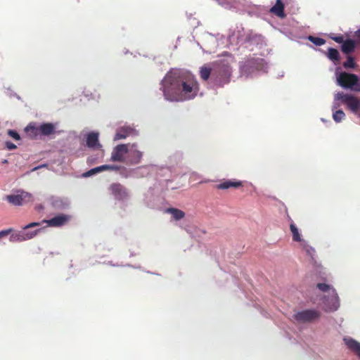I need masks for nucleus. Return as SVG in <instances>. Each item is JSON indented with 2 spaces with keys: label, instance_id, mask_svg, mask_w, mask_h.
<instances>
[{
  "label": "nucleus",
  "instance_id": "f257e3e1",
  "mask_svg": "<svg viewBox=\"0 0 360 360\" xmlns=\"http://www.w3.org/2000/svg\"><path fill=\"white\" fill-rule=\"evenodd\" d=\"M161 84L164 96L169 101L192 99L199 90V84L194 75L178 70L167 72Z\"/></svg>",
  "mask_w": 360,
  "mask_h": 360
},
{
  "label": "nucleus",
  "instance_id": "f03ea898",
  "mask_svg": "<svg viewBox=\"0 0 360 360\" xmlns=\"http://www.w3.org/2000/svg\"><path fill=\"white\" fill-rule=\"evenodd\" d=\"M231 68L228 63L220 62L212 68V82L217 86L222 87L229 83L231 76Z\"/></svg>",
  "mask_w": 360,
  "mask_h": 360
},
{
  "label": "nucleus",
  "instance_id": "7ed1b4c3",
  "mask_svg": "<svg viewBox=\"0 0 360 360\" xmlns=\"http://www.w3.org/2000/svg\"><path fill=\"white\" fill-rule=\"evenodd\" d=\"M288 220L290 222V229L292 235V240L296 242H300L301 245L302 246L303 250L305 252L306 256L308 257L309 260L311 262L314 261V248L309 245L307 242L305 240H302L301 238V235L300 234L299 230L293 222L292 218L287 213Z\"/></svg>",
  "mask_w": 360,
  "mask_h": 360
},
{
  "label": "nucleus",
  "instance_id": "20e7f679",
  "mask_svg": "<svg viewBox=\"0 0 360 360\" xmlns=\"http://www.w3.org/2000/svg\"><path fill=\"white\" fill-rule=\"evenodd\" d=\"M335 100L341 101L342 103L347 105L352 112L356 113L360 109V101L359 98L352 94L338 92L335 96Z\"/></svg>",
  "mask_w": 360,
  "mask_h": 360
},
{
  "label": "nucleus",
  "instance_id": "39448f33",
  "mask_svg": "<svg viewBox=\"0 0 360 360\" xmlns=\"http://www.w3.org/2000/svg\"><path fill=\"white\" fill-rule=\"evenodd\" d=\"M320 304L326 311H336L340 307V300L336 290H332L330 295H324Z\"/></svg>",
  "mask_w": 360,
  "mask_h": 360
},
{
  "label": "nucleus",
  "instance_id": "423d86ee",
  "mask_svg": "<svg viewBox=\"0 0 360 360\" xmlns=\"http://www.w3.org/2000/svg\"><path fill=\"white\" fill-rule=\"evenodd\" d=\"M359 80V77L357 75L348 73V72H341L337 77V82L338 85L345 88V89H350L352 90L355 84L357 83Z\"/></svg>",
  "mask_w": 360,
  "mask_h": 360
},
{
  "label": "nucleus",
  "instance_id": "0eeeda50",
  "mask_svg": "<svg viewBox=\"0 0 360 360\" xmlns=\"http://www.w3.org/2000/svg\"><path fill=\"white\" fill-rule=\"evenodd\" d=\"M7 201L13 205H22L33 201L32 195L27 192H21L18 195H8L6 197Z\"/></svg>",
  "mask_w": 360,
  "mask_h": 360
},
{
  "label": "nucleus",
  "instance_id": "6e6552de",
  "mask_svg": "<svg viewBox=\"0 0 360 360\" xmlns=\"http://www.w3.org/2000/svg\"><path fill=\"white\" fill-rule=\"evenodd\" d=\"M292 319L300 323L311 322L315 319V311L313 309H307L298 311L292 315Z\"/></svg>",
  "mask_w": 360,
  "mask_h": 360
},
{
  "label": "nucleus",
  "instance_id": "1a4fd4ad",
  "mask_svg": "<svg viewBox=\"0 0 360 360\" xmlns=\"http://www.w3.org/2000/svg\"><path fill=\"white\" fill-rule=\"evenodd\" d=\"M110 190L117 200H123L129 197L127 188L120 183L112 184Z\"/></svg>",
  "mask_w": 360,
  "mask_h": 360
},
{
  "label": "nucleus",
  "instance_id": "9d476101",
  "mask_svg": "<svg viewBox=\"0 0 360 360\" xmlns=\"http://www.w3.org/2000/svg\"><path fill=\"white\" fill-rule=\"evenodd\" d=\"M70 219V216L65 214H60L50 219L43 220L44 223L51 227H60L66 224Z\"/></svg>",
  "mask_w": 360,
  "mask_h": 360
},
{
  "label": "nucleus",
  "instance_id": "9b49d317",
  "mask_svg": "<svg viewBox=\"0 0 360 360\" xmlns=\"http://www.w3.org/2000/svg\"><path fill=\"white\" fill-rule=\"evenodd\" d=\"M128 153V147L127 144H120L114 148L112 155L111 160L114 162H124V155Z\"/></svg>",
  "mask_w": 360,
  "mask_h": 360
},
{
  "label": "nucleus",
  "instance_id": "f8f14e48",
  "mask_svg": "<svg viewBox=\"0 0 360 360\" xmlns=\"http://www.w3.org/2000/svg\"><path fill=\"white\" fill-rule=\"evenodd\" d=\"M39 222H32L22 227V229L24 230V231H22V233H24V236L26 240H30L35 237L43 229H39L34 231L27 230L33 227L39 226Z\"/></svg>",
  "mask_w": 360,
  "mask_h": 360
},
{
  "label": "nucleus",
  "instance_id": "ddd939ff",
  "mask_svg": "<svg viewBox=\"0 0 360 360\" xmlns=\"http://www.w3.org/2000/svg\"><path fill=\"white\" fill-rule=\"evenodd\" d=\"M243 186V183L240 181H237L235 179H229L225 180L220 184L215 186L217 189L219 190H226L231 188H237Z\"/></svg>",
  "mask_w": 360,
  "mask_h": 360
},
{
  "label": "nucleus",
  "instance_id": "4468645a",
  "mask_svg": "<svg viewBox=\"0 0 360 360\" xmlns=\"http://www.w3.org/2000/svg\"><path fill=\"white\" fill-rule=\"evenodd\" d=\"M98 132H90L86 136V146L89 148L94 149H98L101 147V145L98 141Z\"/></svg>",
  "mask_w": 360,
  "mask_h": 360
},
{
  "label": "nucleus",
  "instance_id": "2eb2a0df",
  "mask_svg": "<svg viewBox=\"0 0 360 360\" xmlns=\"http://www.w3.org/2000/svg\"><path fill=\"white\" fill-rule=\"evenodd\" d=\"M343 340L347 348L360 359V343L352 338H345Z\"/></svg>",
  "mask_w": 360,
  "mask_h": 360
},
{
  "label": "nucleus",
  "instance_id": "dca6fc26",
  "mask_svg": "<svg viewBox=\"0 0 360 360\" xmlns=\"http://www.w3.org/2000/svg\"><path fill=\"white\" fill-rule=\"evenodd\" d=\"M284 8V4L282 2V1L276 0L275 5L270 8L269 11L270 13L281 18H284L285 17Z\"/></svg>",
  "mask_w": 360,
  "mask_h": 360
},
{
  "label": "nucleus",
  "instance_id": "f3484780",
  "mask_svg": "<svg viewBox=\"0 0 360 360\" xmlns=\"http://www.w3.org/2000/svg\"><path fill=\"white\" fill-rule=\"evenodd\" d=\"M134 132V129L130 127H122L117 129L114 137V141L123 139L131 135Z\"/></svg>",
  "mask_w": 360,
  "mask_h": 360
},
{
  "label": "nucleus",
  "instance_id": "a211bd4d",
  "mask_svg": "<svg viewBox=\"0 0 360 360\" xmlns=\"http://www.w3.org/2000/svg\"><path fill=\"white\" fill-rule=\"evenodd\" d=\"M40 135L49 136L55 133V126L52 123H44L39 126Z\"/></svg>",
  "mask_w": 360,
  "mask_h": 360
},
{
  "label": "nucleus",
  "instance_id": "6ab92c4d",
  "mask_svg": "<svg viewBox=\"0 0 360 360\" xmlns=\"http://www.w3.org/2000/svg\"><path fill=\"white\" fill-rule=\"evenodd\" d=\"M356 47V43L352 39L345 40L342 44V51L346 54L353 52Z\"/></svg>",
  "mask_w": 360,
  "mask_h": 360
},
{
  "label": "nucleus",
  "instance_id": "aec40b11",
  "mask_svg": "<svg viewBox=\"0 0 360 360\" xmlns=\"http://www.w3.org/2000/svg\"><path fill=\"white\" fill-rule=\"evenodd\" d=\"M200 77L204 81H207L210 77L212 79V68L206 65L201 67L200 69Z\"/></svg>",
  "mask_w": 360,
  "mask_h": 360
},
{
  "label": "nucleus",
  "instance_id": "412c9836",
  "mask_svg": "<svg viewBox=\"0 0 360 360\" xmlns=\"http://www.w3.org/2000/svg\"><path fill=\"white\" fill-rule=\"evenodd\" d=\"M166 212L171 214L175 220H180L185 217V213L177 208L170 207L167 209Z\"/></svg>",
  "mask_w": 360,
  "mask_h": 360
},
{
  "label": "nucleus",
  "instance_id": "4be33fe9",
  "mask_svg": "<svg viewBox=\"0 0 360 360\" xmlns=\"http://www.w3.org/2000/svg\"><path fill=\"white\" fill-rule=\"evenodd\" d=\"M25 131L27 134V135L32 139H35L39 135H40L39 127H35L32 124H29L25 128Z\"/></svg>",
  "mask_w": 360,
  "mask_h": 360
},
{
  "label": "nucleus",
  "instance_id": "5701e85b",
  "mask_svg": "<svg viewBox=\"0 0 360 360\" xmlns=\"http://www.w3.org/2000/svg\"><path fill=\"white\" fill-rule=\"evenodd\" d=\"M316 288L321 292L324 293H327L326 295L332 294V290H335V288L330 284L325 283H316Z\"/></svg>",
  "mask_w": 360,
  "mask_h": 360
},
{
  "label": "nucleus",
  "instance_id": "b1692460",
  "mask_svg": "<svg viewBox=\"0 0 360 360\" xmlns=\"http://www.w3.org/2000/svg\"><path fill=\"white\" fill-rule=\"evenodd\" d=\"M248 65L255 67L257 70H262L264 65V60L262 58L250 59L248 60Z\"/></svg>",
  "mask_w": 360,
  "mask_h": 360
},
{
  "label": "nucleus",
  "instance_id": "393cba45",
  "mask_svg": "<svg viewBox=\"0 0 360 360\" xmlns=\"http://www.w3.org/2000/svg\"><path fill=\"white\" fill-rule=\"evenodd\" d=\"M51 205L55 208H62L65 206L64 200L58 197L52 196L50 198Z\"/></svg>",
  "mask_w": 360,
  "mask_h": 360
},
{
  "label": "nucleus",
  "instance_id": "a878e982",
  "mask_svg": "<svg viewBox=\"0 0 360 360\" xmlns=\"http://www.w3.org/2000/svg\"><path fill=\"white\" fill-rule=\"evenodd\" d=\"M9 240L12 243L22 242L26 240L22 231H18L17 233L11 235Z\"/></svg>",
  "mask_w": 360,
  "mask_h": 360
},
{
  "label": "nucleus",
  "instance_id": "bb28decb",
  "mask_svg": "<svg viewBox=\"0 0 360 360\" xmlns=\"http://www.w3.org/2000/svg\"><path fill=\"white\" fill-rule=\"evenodd\" d=\"M143 153L138 150H134L131 151V162L134 164H138L141 158H142Z\"/></svg>",
  "mask_w": 360,
  "mask_h": 360
},
{
  "label": "nucleus",
  "instance_id": "cd10ccee",
  "mask_svg": "<svg viewBox=\"0 0 360 360\" xmlns=\"http://www.w3.org/2000/svg\"><path fill=\"white\" fill-rule=\"evenodd\" d=\"M328 58L333 60H339V51L336 49L330 48L328 49Z\"/></svg>",
  "mask_w": 360,
  "mask_h": 360
},
{
  "label": "nucleus",
  "instance_id": "c85d7f7f",
  "mask_svg": "<svg viewBox=\"0 0 360 360\" xmlns=\"http://www.w3.org/2000/svg\"><path fill=\"white\" fill-rule=\"evenodd\" d=\"M345 117V112L342 110H336L333 114L334 120L337 122L342 121Z\"/></svg>",
  "mask_w": 360,
  "mask_h": 360
},
{
  "label": "nucleus",
  "instance_id": "c756f323",
  "mask_svg": "<svg viewBox=\"0 0 360 360\" xmlns=\"http://www.w3.org/2000/svg\"><path fill=\"white\" fill-rule=\"evenodd\" d=\"M345 68H353L355 66V62L352 57L348 56L347 60L343 63Z\"/></svg>",
  "mask_w": 360,
  "mask_h": 360
},
{
  "label": "nucleus",
  "instance_id": "7c9ffc66",
  "mask_svg": "<svg viewBox=\"0 0 360 360\" xmlns=\"http://www.w3.org/2000/svg\"><path fill=\"white\" fill-rule=\"evenodd\" d=\"M8 134L11 137L13 138V139L16 140V141H18L20 140V136L19 135V134L15 131V130H13V129H9L8 131Z\"/></svg>",
  "mask_w": 360,
  "mask_h": 360
},
{
  "label": "nucleus",
  "instance_id": "2f4dec72",
  "mask_svg": "<svg viewBox=\"0 0 360 360\" xmlns=\"http://www.w3.org/2000/svg\"><path fill=\"white\" fill-rule=\"evenodd\" d=\"M99 172H101V168H100V166L99 167H95V168H93L91 169H90L89 171H88L86 174H85V176H91V175H93L96 173H98Z\"/></svg>",
  "mask_w": 360,
  "mask_h": 360
},
{
  "label": "nucleus",
  "instance_id": "473e14b6",
  "mask_svg": "<svg viewBox=\"0 0 360 360\" xmlns=\"http://www.w3.org/2000/svg\"><path fill=\"white\" fill-rule=\"evenodd\" d=\"M330 38L337 43L342 44L344 42V37L342 35L330 37Z\"/></svg>",
  "mask_w": 360,
  "mask_h": 360
},
{
  "label": "nucleus",
  "instance_id": "72a5a7b5",
  "mask_svg": "<svg viewBox=\"0 0 360 360\" xmlns=\"http://www.w3.org/2000/svg\"><path fill=\"white\" fill-rule=\"evenodd\" d=\"M6 147L8 150H13L16 148V146L11 141L6 142Z\"/></svg>",
  "mask_w": 360,
  "mask_h": 360
},
{
  "label": "nucleus",
  "instance_id": "f704fd0d",
  "mask_svg": "<svg viewBox=\"0 0 360 360\" xmlns=\"http://www.w3.org/2000/svg\"><path fill=\"white\" fill-rule=\"evenodd\" d=\"M12 231V229L3 230L0 231V238L8 236Z\"/></svg>",
  "mask_w": 360,
  "mask_h": 360
},
{
  "label": "nucleus",
  "instance_id": "c9c22d12",
  "mask_svg": "<svg viewBox=\"0 0 360 360\" xmlns=\"http://www.w3.org/2000/svg\"><path fill=\"white\" fill-rule=\"evenodd\" d=\"M352 90L360 92V81L358 80L357 83L355 84V86H354Z\"/></svg>",
  "mask_w": 360,
  "mask_h": 360
},
{
  "label": "nucleus",
  "instance_id": "e433bc0d",
  "mask_svg": "<svg viewBox=\"0 0 360 360\" xmlns=\"http://www.w3.org/2000/svg\"><path fill=\"white\" fill-rule=\"evenodd\" d=\"M324 43H325L324 39L319 38V37H316V46H321V45L323 44Z\"/></svg>",
  "mask_w": 360,
  "mask_h": 360
},
{
  "label": "nucleus",
  "instance_id": "4c0bfd02",
  "mask_svg": "<svg viewBox=\"0 0 360 360\" xmlns=\"http://www.w3.org/2000/svg\"><path fill=\"white\" fill-rule=\"evenodd\" d=\"M120 167L117 165H109L108 170H114V171H118L120 169Z\"/></svg>",
  "mask_w": 360,
  "mask_h": 360
},
{
  "label": "nucleus",
  "instance_id": "58836bf2",
  "mask_svg": "<svg viewBox=\"0 0 360 360\" xmlns=\"http://www.w3.org/2000/svg\"><path fill=\"white\" fill-rule=\"evenodd\" d=\"M101 171L108 170L109 165H103L100 166Z\"/></svg>",
  "mask_w": 360,
  "mask_h": 360
},
{
  "label": "nucleus",
  "instance_id": "ea45409f",
  "mask_svg": "<svg viewBox=\"0 0 360 360\" xmlns=\"http://www.w3.org/2000/svg\"><path fill=\"white\" fill-rule=\"evenodd\" d=\"M46 167H47V165H46V164H44V165H39V166H37V167H34V168L32 169V172H33V171H36V170H37V169H40V168Z\"/></svg>",
  "mask_w": 360,
  "mask_h": 360
},
{
  "label": "nucleus",
  "instance_id": "a19ab883",
  "mask_svg": "<svg viewBox=\"0 0 360 360\" xmlns=\"http://www.w3.org/2000/svg\"><path fill=\"white\" fill-rule=\"evenodd\" d=\"M309 40L311 41L312 43L315 44V36H309L308 37Z\"/></svg>",
  "mask_w": 360,
  "mask_h": 360
},
{
  "label": "nucleus",
  "instance_id": "79ce46f5",
  "mask_svg": "<svg viewBox=\"0 0 360 360\" xmlns=\"http://www.w3.org/2000/svg\"><path fill=\"white\" fill-rule=\"evenodd\" d=\"M356 35L360 39V29L356 32Z\"/></svg>",
  "mask_w": 360,
  "mask_h": 360
},
{
  "label": "nucleus",
  "instance_id": "37998d69",
  "mask_svg": "<svg viewBox=\"0 0 360 360\" xmlns=\"http://www.w3.org/2000/svg\"><path fill=\"white\" fill-rule=\"evenodd\" d=\"M36 208H37V210H42V209H44V207H43V205H39L37 206V207H36Z\"/></svg>",
  "mask_w": 360,
  "mask_h": 360
}]
</instances>
